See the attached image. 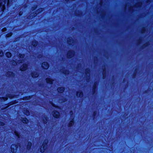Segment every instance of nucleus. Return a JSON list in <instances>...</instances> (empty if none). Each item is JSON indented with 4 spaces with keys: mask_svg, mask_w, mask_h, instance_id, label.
<instances>
[{
    "mask_svg": "<svg viewBox=\"0 0 153 153\" xmlns=\"http://www.w3.org/2000/svg\"><path fill=\"white\" fill-rule=\"evenodd\" d=\"M6 105V106L4 107V108L2 109V110H3V109H4L7 108H8L10 106L9 105Z\"/></svg>",
    "mask_w": 153,
    "mask_h": 153,
    "instance_id": "nucleus-38",
    "label": "nucleus"
},
{
    "mask_svg": "<svg viewBox=\"0 0 153 153\" xmlns=\"http://www.w3.org/2000/svg\"><path fill=\"white\" fill-rule=\"evenodd\" d=\"M49 64L48 62L46 61L43 62L41 64L42 68L44 70H47L49 68Z\"/></svg>",
    "mask_w": 153,
    "mask_h": 153,
    "instance_id": "nucleus-7",
    "label": "nucleus"
},
{
    "mask_svg": "<svg viewBox=\"0 0 153 153\" xmlns=\"http://www.w3.org/2000/svg\"><path fill=\"white\" fill-rule=\"evenodd\" d=\"M67 123H65V125H66V124ZM65 128H66V125H65Z\"/></svg>",
    "mask_w": 153,
    "mask_h": 153,
    "instance_id": "nucleus-44",
    "label": "nucleus"
},
{
    "mask_svg": "<svg viewBox=\"0 0 153 153\" xmlns=\"http://www.w3.org/2000/svg\"><path fill=\"white\" fill-rule=\"evenodd\" d=\"M61 2H63L64 1L65 2V5L66 7H67V0H59Z\"/></svg>",
    "mask_w": 153,
    "mask_h": 153,
    "instance_id": "nucleus-32",
    "label": "nucleus"
},
{
    "mask_svg": "<svg viewBox=\"0 0 153 153\" xmlns=\"http://www.w3.org/2000/svg\"><path fill=\"white\" fill-rule=\"evenodd\" d=\"M28 65L27 63H24L19 68L20 70L21 71H26L28 68Z\"/></svg>",
    "mask_w": 153,
    "mask_h": 153,
    "instance_id": "nucleus-8",
    "label": "nucleus"
},
{
    "mask_svg": "<svg viewBox=\"0 0 153 153\" xmlns=\"http://www.w3.org/2000/svg\"><path fill=\"white\" fill-rule=\"evenodd\" d=\"M23 13V11H19V16H21L22 15Z\"/></svg>",
    "mask_w": 153,
    "mask_h": 153,
    "instance_id": "nucleus-37",
    "label": "nucleus"
},
{
    "mask_svg": "<svg viewBox=\"0 0 153 153\" xmlns=\"http://www.w3.org/2000/svg\"><path fill=\"white\" fill-rule=\"evenodd\" d=\"M3 55V52L2 50H0V57H2Z\"/></svg>",
    "mask_w": 153,
    "mask_h": 153,
    "instance_id": "nucleus-35",
    "label": "nucleus"
},
{
    "mask_svg": "<svg viewBox=\"0 0 153 153\" xmlns=\"http://www.w3.org/2000/svg\"><path fill=\"white\" fill-rule=\"evenodd\" d=\"M12 55V54L10 52H7L5 53V56L7 58H11Z\"/></svg>",
    "mask_w": 153,
    "mask_h": 153,
    "instance_id": "nucleus-24",
    "label": "nucleus"
},
{
    "mask_svg": "<svg viewBox=\"0 0 153 153\" xmlns=\"http://www.w3.org/2000/svg\"><path fill=\"white\" fill-rule=\"evenodd\" d=\"M50 103L51 105H52V106L55 108L57 109H60V107L58 105H55L52 102L50 101Z\"/></svg>",
    "mask_w": 153,
    "mask_h": 153,
    "instance_id": "nucleus-22",
    "label": "nucleus"
},
{
    "mask_svg": "<svg viewBox=\"0 0 153 153\" xmlns=\"http://www.w3.org/2000/svg\"><path fill=\"white\" fill-rule=\"evenodd\" d=\"M44 118L42 119V123L44 124H47L48 122L49 118L45 115L44 116Z\"/></svg>",
    "mask_w": 153,
    "mask_h": 153,
    "instance_id": "nucleus-14",
    "label": "nucleus"
},
{
    "mask_svg": "<svg viewBox=\"0 0 153 153\" xmlns=\"http://www.w3.org/2000/svg\"><path fill=\"white\" fill-rule=\"evenodd\" d=\"M24 114L26 116H29L30 114V112L27 108H26L23 110Z\"/></svg>",
    "mask_w": 153,
    "mask_h": 153,
    "instance_id": "nucleus-20",
    "label": "nucleus"
},
{
    "mask_svg": "<svg viewBox=\"0 0 153 153\" xmlns=\"http://www.w3.org/2000/svg\"><path fill=\"white\" fill-rule=\"evenodd\" d=\"M21 8H22L21 7L20 8V7L19 8V9H20H20H21Z\"/></svg>",
    "mask_w": 153,
    "mask_h": 153,
    "instance_id": "nucleus-45",
    "label": "nucleus"
},
{
    "mask_svg": "<svg viewBox=\"0 0 153 153\" xmlns=\"http://www.w3.org/2000/svg\"><path fill=\"white\" fill-rule=\"evenodd\" d=\"M76 96L78 97H82L83 96V93L81 91H79L77 92Z\"/></svg>",
    "mask_w": 153,
    "mask_h": 153,
    "instance_id": "nucleus-25",
    "label": "nucleus"
},
{
    "mask_svg": "<svg viewBox=\"0 0 153 153\" xmlns=\"http://www.w3.org/2000/svg\"><path fill=\"white\" fill-rule=\"evenodd\" d=\"M3 2L4 3V4L6 5L7 4V6H9L10 2V0H3Z\"/></svg>",
    "mask_w": 153,
    "mask_h": 153,
    "instance_id": "nucleus-26",
    "label": "nucleus"
},
{
    "mask_svg": "<svg viewBox=\"0 0 153 153\" xmlns=\"http://www.w3.org/2000/svg\"><path fill=\"white\" fill-rule=\"evenodd\" d=\"M18 145L16 143H13L10 146V151L12 153H16L17 151Z\"/></svg>",
    "mask_w": 153,
    "mask_h": 153,
    "instance_id": "nucleus-5",
    "label": "nucleus"
},
{
    "mask_svg": "<svg viewBox=\"0 0 153 153\" xmlns=\"http://www.w3.org/2000/svg\"><path fill=\"white\" fill-rule=\"evenodd\" d=\"M12 35V32H9L7 33L6 35V38H8L11 37Z\"/></svg>",
    "mask_w": 153,
    "mask_h": 153,
    "instance_id": "nucleus-28",
    "label": "nucleus"
},
{
    "mask_svg": "<svg viewBox=\"0 0 153 153\" xmlns=\"http://www.w3.org/2000/svg\"><path fill=\"white\" fill-rule=\"evenodd\" d=\"M37 5L36 4L34 5L33 7L31 8V10L32 11H34L37 8Z\"/></svg>",
    "mask_w": 153,
    "mask_h": 153,
    "instance_id": "nucleus-29",
    "label": "nucleus"
},
{
    "mask_svg": "<svg viewBox=\"0 0 153 153\" xmlns=\"http://www.w3.org/2000/svg\"><path fill=\"white\" fill-rule=\"evenodd\" d=\"M65 18H67V8H65Z\"/></svg>",
    "mask_w": 153,
    "mask_h": 153,
    "instance_id": "nucleus-36",
    "label": "nucleus"
},
{
    "mask_svg": "<svg viewBox=\"0 0 153 153\" xmlns=\"http://www.w3.org/2000/svg\"><path fill=\"white\" fill-rule=\"evenodd\" d=\"M14 134L15 136L17 137L18 139H19L20 138V133L19 131H16V130L14 132Z\"/></svg>",
    "mask_w": 153,
    "mask_h": 153,
    "instance_id": "nucleus-21",
    "label": "nucleus"
},
{
    "mask_svg": "<svg viewBox=\"0 0 153 153\" xmlns=\"http://www.w3.org/2000/svg\"><path fill=\"white\" fill-rule=\"evenodd\" d=\"M48 140H45L43 142L42 146L40 148V152L41 153H44L48 147Z\"/></svg>",
    "mask_w": 153,
    "mask_h": 153,
    "instance_id": "nucleus-3",
    "label": "nucleus"
},
{
    "mask_svg": "<svg viewBox=\"0 0 153 153\" xmlns=\"http://www.w3.org/2000/svg\"><path fill=\"white\" fill-rule=\"evenodd\" d=\"M45 80L47 84L50 85H52L54 81V80L53 79L49 77L46 78L45 79Z\"/></svg>",
    "mask_w": 153,
    "mask_h": 153,
    "instance_id": "nucleus-11",
    "label": "nucleus"
},
{
    "mask_svg": "<svg viewBox=\"0 0 153 153\" xmlns=\"http://www.w3.org/2000/svg\"><path fill=\"white\" fill-rule=\"evenodd\" d=\"M74 123V121L72 120L71 121L69 124V126H71L73 125Z\"/></svg>",
    "mask_w": 153,
    "mask_h": 153,
    "instance_id": "nucleus-34",
    "label": "nucleus"
},
{
    "mask_svg": "<svg viewBox=\"0 0 153 153\" xmlns=\"http://www.w3.org/2000/svg\"><path fill=\"white\" fill-rule=\"evenodd\" d=\"M31 76L33 79H35L38 77L39 76V73L36 71H33L30 73Z\"/></svg>",
    "mask_w": 153,
    "mask_h": 153,
    "instance_id": "nucleus-12",
    "label": "nucleus"
},
{
    "mask_svg": "<svg viewBox=\"0 0 153 153\" xmlns=\"http://www.w3.org/2000/svg\"><path fill=\"white\" fill-rule=\"evenodd\" d=\"M14 62H15L16 64H17V62H16L14 60H13V62L14 63Z\"/></svg>",
    "mask_w": 153,
    "mask_h": 153,
    "instance_id": "nucleus-42",
    "label": "nucleus"
},
{
    "mask_svg": "<svg viewBox=\"0 0 153 153\" xmlns=\"http://www.w3.org/2000/svg\"><path fill=\"white\" fill-rule=\"evenodd\" d=\"M33 96V95H31L25 96L22 98V99L24 100H30Z\"/></svg>",
    "mask_w": 153,
    "mask_h": 153,
    "instance_id": "nucleus-15",
    "label": "nucleus"
},
{
    "mask_svg": "<svg viewBox=\"0 0 153 153\" xmlns=\"http://www.w3.org/2000/svg\"><path fill=\"white\" fill-rule=\"evenodd\" d=\"M6 5L4 4L3 3V1L0 2V12L3 13L5 9Z\"/></svg>",
    "mask_w": 153,
    "mask_h": 153,
    "instance_id": "nucleus-9",
    "label": "nucleus"
},
{
    "mask_svg": "<svg viewBox=\"0 0 153 153\" xmlns=\"http://www.w3.org/2000/svg\"><path fill=\"white\" fill-rule=\"evenodd\" d=\"M66 102L65 103V118L67 116V113H66V111H67L66 110H67V106H66Z\"/></svg>",
    "mask_w": 153,
    "mask_h": 153,
    "instance_id": "nucleus-33",
    "label": "nucleus"
},
{
    "mask_svg": "<svg viewBox=\"0 0 153 153\" xmlns=\"http://www.w3.org/2000/svg\"><path fill=\"white\" fill-rule=\"evenodd\" d=\"M44 10V8L43 7H40L37 9L35 12H33L32 14V15H30L29 17L30 19H32L35 18L36 16L42 12Z\"/></svg>",
    "mask_w": 153,
    "mask_h": 153,
    "instance_id": "nucleus-2",
    "label": "nucleus"
},
{
    "mask_svg": "<svg viewBox=\"0 0 153 153\" xmlns=\"http://www.w3.org/2000/svg\"><path fill=\"white\" fill-rule=\"evenodd\" d=\"M68 58H71L74 55V52L73 51L68 52Z\"/></svg>",
    "mask_w": 153,
    "mask_h": 153,
    "instance_id": "nucleus-18",
    "label": "nucleus"
},
{
    "mask_svg": "<svg viewBox=\"0 0 153 153\" xmlns=\"http://www.w3.org/2000/svg\"><path fill=\"white\" fill-rule=\"evenodd\" d=\"M25 56V54L24 53H19L18 55V57L20 59H23L24 58Z\"/></svg>",
    "mask_w": 153,
    "mask_h": 153,
    "instance_id": "nucleus-27",
    "label": "nucleus"
},
{
    "mask_svg": "<svg viewBox=\"0 0 153 153\" xmlns=\"http://www.w3.org/2000/svg\"><path fill=\"white\" fill-rule=\"evenodd\" d=\"M14 97L13 95L11 94H8L6 95L5 97H0V100L2 101H7L8 98L11 99L13 98Z\"/></svg>",
    "mask_w": 153,
    "mask_h": 153,
    "instance_id": "nucleus-4",
    "label": "nucleus"
},
{
    "mask_svg": "<svg viewBox=\"0 0 153 153\" xmlns=\"http://www.w3.org/2000/svg\"><path fill=\"white\" fill-rule=\"evenodd\" d=\"M67 86L66 85V86H65V88H66V91H65V98L64 99V100H65V102H66V101H67V94H66V89L67 88Z\"/></svg>",
    "mask_w": 153,
    "mask_h": 153,
    "instance_id": "nucleus-30",
    "label": "nucleus"
},
{
    "mask_svg": "<svg viewBox=\"0 0 153 153\" xmlns=\"http://www.w3.org/2000/svg\"><path fill=\"white\" fill-rule=\"evenodd\" d=\"M52 113L53 117L55 119H59L60 117V113L57 110H53Z\"/></svg>",
    "mask_w": 153,
    "mask_h": 153,
    "instance_id": "nucleus-6",
    "label": "nucleus"
},
{
    "mask_svg": "<svg viewBox=\"0 0 153 153\" xmlns=\"http://www.w3.org/2000/svg\"><path fill=\"white\" fill-rule=\"evenodd\" d=\"M67 43H68V44H71V42H68H68H67Z\"/></svg>",
    "mask_w": 153,
    "mask_h": 153,
    "instance_id": "nucleus-39",
    "label": "nucleus"
},
{
    "mask_svg": "<svg viewBox=\"0 0 153 153\" xmlns=\"http://www.w3.org/2000/svg\"><path fill=\"white\" fill-rule=\"evenodd\" d=\"M7 76L9 78H14L15 76V74L13 71H8L6 73Z\"/></svg>",
    "mask_w": 153,
    "mask_h": 153,
    "instance_id": "nucleus-10",
    "label": "nucleus"
},
{
    "mask_svg": "<svg viewBox=\"0 0 153 153\" xmlns=\"http://www.w3.org/2000/svg\"><path fill=\"white\" fill-rule=\"evenodd\" d=\"M23 60V59H21L20 60V63H22V62Z\"/></svg>",
    "mask_w": 153,
    "mask_h": 153,
    "instance_id": "nucleus-41",
    "label": "nucleus"
},
{
    "mask_svg": "<svg viewBox=\"0 0 153 153\" xmlns=\"http://www.w3.org/2000/svg\"><path fill=\"white\" fill-rule=\"evenodd\" d=\"M67 129H65V141L66 143L67 141V134H66Z\"/></svg>",
    "mask_w": 153,
    "mask_h": 153,
    "instance_id": "nucleus-31",
    "label": "nucleus"
},
{
    "mask_svg": "<svg viewBox=\"0 0 153 153\" xmlns=\"http://www.w3.org/2000/svg\"><path fill=\"white\" fill-rule=\"evenodd\" d=\"M17 103L16 100H14L9 102L7 104H5V105H9L10 106L16 104Z\"/></svg>",
    "mask_w": 153,
    "mask_h": 153,
    "instance_id": "nucleus-23",
    "label": "nucleus"
},
{
    "mask_svg": "<svg viewBox=\"0 0 153 153\" xmlns=\"http://www.w3.org/2000/svg\"><path fill=\"white\" fill-rule=\"evenodd\" d=\"M57 91L59 93H63L65 90V88L63 87H59L57 88Z\"/></svg>",
    "mask_w": 153,
    "mask_h": 153,
    "instance_id": "nucleus-17",
    "label": "nucleus"
},
{
    "mask_svg": "<svg viewBox=\"0 0 153 153\" xmlns=\"http://www.w3.org/2000/svg\"><path fill=\"white\" fill-rule=\"evenodd\" d=\"M21 121L24 124H27L29 122V120L26 117H22Z\"/></svg>",
    "mask_w": 153,
    "mask_h": 153,
    "instance_id": "nucleus-13",
    "label": "nucleus"
},
{
    "mask_svg": "<svg viewBox=\"0 0 153 153\" xmlns=\"http://www.w3.org/2000/svg\"><path fill=\"white\" fill-rule=\"evenodd\" d=\"M17 39V40H16V41H17V40H18V39H19V38H17V39Z\"/></svg>",
    "mask_w": 153,
    "mask_h": 153,
    "instance_id": "nucleus-43",
    "label": "nucleus"
},
{
    "mask_svg": "<svg viewBox=\"0 0 153 153\" xmlns=\"http://www.w3.org/2000/svg\"><path fill=\"white\" fill-rule=\"evenodd\" d=\"M66 20L65 19V69L64 71V74L66 77L65 78V82L67 80V45H66V44L67 43V36L66 35V30H67V27H66V26H67V23H66Z\"/></svg>",
    "mask_w": 153,
    "mask_h": 153,
    "instance_id": "nucleus-1",
    "label": "nucleus"
},
{
    "mask_svg": "<svg viewBox=\"0 0 153 153\" xmlns=\"http://www.w3.org/2000/svg\"><path fill=\"white\" fill-rule=\"evenodd\" d=\"M32 145V143L30 141H28L27 143V144L26 147L27 150L28 151H29L31 149Z\"/></svg>",
    "mask_w": 153,
    "mask_h": 153,
    "instance_id": "nucleus-19",
    "label": "nucleus"
},
{
    "mask_svg": "<svg viewBox=\"0 0 153 153\" xmlns=\"http://www.w3.org/2000/svg\"><path fill=\"white\" fill-rule=\"evenodd\" d=\"M38 44V42L35 40H33L31 42V45L34 48H36Z\"/></svg>",
    "mask_w": 153,
    "mask_h": 153,
    "instance_id": "nucleus-16",
    "label": "nucleus"
},
{
    "mask_svg": "<svg viewBox=\"0 0 153 153\" xmlns=\"http://www.w3.org/2000/svg\"><path fill=\"white\" fill-rule=\"evenodd\" d=\"M67 146V144H66L65 146V151L66 152V149L67 148V147H66Z\"/></svg>",
    "mask_w": 153,
    "mask_h": 153,
    "instance_id": "nucleus-40",
    "label": "nucleus"
}]
</instances>
